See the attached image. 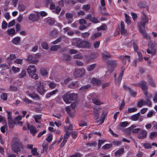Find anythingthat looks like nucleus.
<instances>
[{"instance_id": "obj_25", "label": "nucleus", "mask_w": 157, "mask_h": 157, "mask_svg": "<svg viewBox=\"0 0 157 157\" xmlns=\"http://www.w3.org/2000/svg\"><path fill=\"white\" fill-rule=\"evenodd\" d=\"M94 116L95 118L97 120L98 118L99 114V110L98 109L94 108Z\"/></svg>"}, {"instance_id": "obj_55", "label": "nucleus", "mask_w": 157, "mask_h": 157, "mask_svg": "<svg viewBox=\"0 0 157 157\" xmlns=\"http://www.w3.org/2000/svg\"><path fill=\"white\" fill-rule=\"evenodd\" d=\"M6 112L7 113V121L12 120V112L6 111Z\"/></svg>"}, {"instance_id": "obj_40", "label": "nucleus", "mask_w": 157, "mask_h": 157, "mask_svg": "<svg viewBox=\"0 0 157 157\" xmlns=\"http://www.w3.org/2000/svg\"><path fill=\"white\" fill-rule=\"evenodd\" d=\"M26 75V71L25 69H23L22 70L21 72L19 74L18 77L20 78H22L25 77Z\"/></svg>"}, {"instance_id": "obj_51", "label": "nucleus", "mask_w": 157, "mask_h": 157, "mask_svg": "<svg viewBox=\"0 0 157 157\" xmlns=\"http://www.w3.org/2000/svg\"><path fill=\"white\" fill-rule=\"evenodd\" d=\"M129 123L127 121L121 122L119 124V125L123 127H126L129 124Z\"/></svg>"}, {"instance_id": "obj_37", "label": "nucleus", "mask_w": 157, "mask_h": 157, "mask_svg": "<svg viewBox=\"0 0 157 157\" xmlns=\"http://www.w3.org/2000/svg\"><path fill=\"white\" fill-rule=\"evenodd\" d=\"M26 8V6L22 3H20L18 5V9L20 11H24Z\"/></svg>"}, {"instance_id": "obj_20", "label": "nucleus", "mask_w": 157, "mask_h": 157, "mask_svg": "<svg viewBox=\"0 0 157 157\" xmlns=\"http://www.w3.org/2000/svg\"><path fill=\"white\" fill-rule=\"evenodd\" d=\"M63 99L64 101L66 104H70L71 101L69 98V94L67 93L64 94L63 97Z\"/></svg>"}, {"instance_id": "obj_23", "label": "nucleus", "mask_w": 157, "mask_h": 157, "mask_svg": "<svg viewBox=\"0 0 157 157\" xmlns=\"http://www.w3.org/2000/svg\"><path fill=\"white\" fill-rule=\"evenodd\" d=\"M81 41L80 39L78 38H73L72 39V44L73 45L76 46L78 47V45Z\"/></svg>"}, {"instance_id": "obj_41", "label": "nucleus", "mask_w": 157, "mask_h": 157, "mask_svg": "<svg viewBox=\"0 0 157 157\" xmlns=\"http://www.w3.org/2000/svg\"><path fill=\"white\" fill-rule=\"evenodd\" d=\"M40 73L42 76H46L48 75V72L47 70L42 68L40 70Z\"/></svg>"}, {"instance_id": "obj_48", "label": "nucleus", "mask_w": 157, "mask_h": 157, "mask_svg": "<svg viewBox=\"0 0 157 157\" xmlns=\"http://www.w3.org/2000/svg\"><path fill=\"white\" fill-rule=\"evenodd\" d=\"M124 15L125 17L126 22L128 24H129L131 23L130 17L126 13H125Z\"/></svg>"}, {"instance_id": "obj_8", "label": "nucleus", "mask_w": 157, "mask_h": 157, "mask_svg": "<svg viewBox=\"0 0 157 157\" xmlns=\"http://www.w3.org/2000/svg\"><path fill=\"white\" fill-rule=\"evenodd\" d=\"M147 134V132L146 130L140 128V130L138 133L137 137L140 139H144L146 138Z\"/></svg>"}, {"instance_id": "obj_35", "label": "nucleus", "mask_w": 157, "mask_h": 157, "mask_svg": "<svg viewBox=\"0 0 157 157\" xmlns=\"http://www.w3.org/2000/svg\"><path fill=\"white\" fill-rule=\"evenodd\" d=\"M124 152V148H122L117 151L115 153V155L116 156H120L123 154Z\"/></svg>"}, {"instance_id": "obj_30", "label": "nucleus", "mask_w": 157, "mask_h": 157, "mask_svg": "<svg viewBox=\"0 0 157 157\" xmlns=\"http://www.w3.org/2000/svg\"><path fill=\"white\" fill-rule=\"evenodd\" d=\"M16 56L14 54H10L7 58V61L8 63L11 62V61L16 58Z\"/></svg>"}, {"instance_id": "obj_47", "label": "nucleus", "mask_w": 157, "mask_h": 157, "mask_svg": "<svg viewBox=\"0 0 157 157\" xmlns=\"http://www.w3.org/2000/svg\"><path fill=\"white\" fill-rule=\"evenodd\" d=\"M0 68L2 70H5L8 69L9 67L6 63H3L0 64Z\"/></svg>"}, {"instance_id": "obj_33", "label": "nucleus", "mask_w": 157, "mask_h": 157, "mask_svg": "<svg viewBox=\"0 0 157 157\" xmlns=\"http://www.w3.org/2000/svg\"><path fill=\"white\" fill-rule=\"evenodd\" d=\"M101 35V33L100 32L95 33L90 37V40H94L98 37L100 36Z\"/></svg>"}, {"instance_id": "obj_64", "label": "nucleus", "mask_w": 157, "mask_h": 157, "mask_svg": "<svg viewBox=\"0 0 157 157\" xmlns=\"http://www.w3.org/2000/svg\"><path fill=\"white\" fill-rule=\"evenodd\" d=\"M47 23L49 25H52L54 24V21L52 19H49L47 20Z\"/></svg>"}, {"instance_id": "obj_16", "label": "nucleus", "mask_w": 157, "mask_h": 157, "mask_svg": "<svg viewBox=\"0 0 157 157\" xmlns=\"http://www.w3.org/2000/svg\"><path fill=\"white\" fill-rule=\"evenodd\" d=\"M121 29L122 35L125 36L128 34L127 30L124 29V23L123 21H121Z\"/></svg>"}, {"instance_id": "obj_38", "label": "nucleus", "mask_w": 157, "mask_h": 157, "mask_svg": "<svg viewBox=\"0 0 157 157\" xmlns=\"http://www.w3.org/2000/svg\"><path fill=\"white\" fill-rule=\"evenodd\" d=\"M103 57L104 59H106L107 58H109L110 56V54L109 52L106 51H105L102 53Z\"/></svg>"}, {"instance_id": "obj_31", "label": "nucleus", "mask_w": 157, "mask_h": 157, "mask_svg": "<svg viewBox=\"0 0 157 157\" xmlns=\"http://www.w3.org/2000/svg\"><path fill=\"white\" fill-rule=\"evenodd\" d=\"M66 16L67 19L68 24L71 23L72 21V15L70 13H67L66 14Z\"/></svg>"}, {"instance_id": "obj_63", "label": "nucleus", "mask_w": 157, "mask_h": 157, "mask_svg": "<svg viewBox=\"0 0 157 157\" xmlns=\"http://www.w3.org/2000/svg\"><path fill=\"white\" fill-rule=\"evenodd\" d=\"M56 86V84L53 82H50L48 84L49 87L52 89L54 88Z\"/></svg>"}, {"instance_id": "obj_21", "label": "nucleus", "mask_w": 157, "mask_h": 157, "mask_svg": "<svg viewBox=\"0 0 157 157\" xmlns=\"http://www.w3.org/2000/svg\"><path fill=\"white\" fill-rule=\"evenodd\" d=\"M92 83L94 86L99 85L101 83V80L95 78H93L91 80Z\"/></svg>"}, {"instance_id": "obj_17", "label": "nucleus", "mask_w": 157, "mask_h": 157, "mask_svg": "<svg viewBox=\"0 0 157 157\" xmlns=\"http://www.w3.org/2000/svg\"><path fill=\"white\" fill-rule=\"evenodd\" d=\"M20 71V69L19 67H16L14 66H12L10 71V72L11 73H13L14 74H17Z\"/></svg>"}, {"instance_id": "obj_1", "label": "nucleus", "mask_w": 157, "mask_h": 157, "mask_svg": "<svg viewBox=\"0 0 157 157\" xmlns=\"http://www.w3.org/2000/svg\"><path fill=\"white\" fill-rule=\"evenodd\" d=\"M141 20V21L138 24L139 31L144 37L147 39H150V36L146 33L144 30L145 25L148 22V17L144 13H142Z\"/></svg>"}, {"instance_id": "obj_15", "label": "nucleus", "mask_w": 157, "mask_h": 157, "mask_svg": "<svg viewBox=\"0 0 157 157\" xmlns=\"http://www.w3.org/2000/svg\"><path fill=\"white\" fill-rule=\"evenodd\" d=\"M130 56H120L119 58V59L122 61V63L124 64H125L126 63L127 59L128 62H130Z\"/></svg>"}, {"instance_id": "obj_39", "label": "nucleus", "mask_w": 157, "mask_h": 157, "mask_svg": "<svg viewBox=\"0 0 157 157\" xmlns=\"http://www.w3.org/2000/svg\"><path fill=\"white\" fill-rule=\"evenodd\" d=\"M96 64H95L89 65L87 67V70L89 71L93 70L96 67Z\"/></svg>"}, {"instance_id": "obj_54", "label": "nucleus", "mask_w": 157, "mask_h": 157, "mask_svg": "<svg viewBox=\"0 0 157 157\" xmlns=\"http://www.w3.org/2000/svg\"><path fill=\"white\" fill-rule=\"evenodd\" d=\"M112 145V144H106L103 146L102 147V148L104 149H109L111 147Z\"/></svg>"}, {"instance_id": "obj_10", "label": "nucleus", "mask_w": 157, "mask_h": 157, "mask_svg": "<svg viewBox=\"0 0 157 157\" xmlns=\"http://www.w3.org/2000/svg\"><path fill=\"white\" fill-rule=\"evenodd\" d=\"M148 105L149 106L151 105L150 101L147 99L146 101L143 99L141 100L138 101L137 103V106L140 107H141L143 105Z\"/></svg>"}, {"instance_id": "obj_14", "label": "nucleus", "mask_w": 157, "mask_h": 157, "mask_svg": "<svg viewBox=\"0 0 157 157\" xmlns=\"http://www.w3.org/2000/svg\"><path fill=\"white\" fill-rule=\"evenodd\" d=\"M27 125L28 129L30 130V133L33 134V135H35L38 132V130L36 129V128L33 125H32L30 126L28 123H27Z\"/></svg>"}, {"instance_id": "obj_49", "label": "nucleus", "mask_w": 157, "mask_h": 157, "mask_svg": "<svg viewBox=\"0 0 157 157\" xmlns=\"http://www.w3.org/2000/svg\"><path fill=\"white\" fill-rule=\"evenodd\" d=\"M137 110L136 107L128 108V109L127 113H131L136 112Z\"/></svg>"}, {"instance_id": "obj_56", "label": "nucleus", "mask_w": 157, "mask_h": 157, "mask_svg": "<svg viewBox=\"0 0 157 157\" xmlns=\"http://www.w3.org/2000/svg\"><path fill=\"white\" fill-rule=\"evenodd\" d=\"M1 99L4 100H6L7 99V94L6 93H2L1 95Z\"/></svg>"}, {"instance_id": "obj_34", "label": "nucleus", "mask_w": 157, "mask_h": 157, "mask_svg": "<svg viewBox=\"0 0 157 157\" xmlns=\"http://www.w3.org/2000/svg\"><path fill=\"white\" fill-rule=\"evenodd\" d=\"M58 32L56 30H54L49 34V36L51 38H54L57 36Z\"/></svg>"}, {"instance_id": "obj_45", "label": "nucleus", "mask_w": 157, "mask_h": 157, "mask_svg": "<svg viewBox=\"0 0 157 157\" xmlns=\"http://www.w3.org/2000/svg\"><path fill=\"white\" fill-rule=\"evenodd\" d=\"M8 125L10 128H13L14 126L15 123H16L14 121V122H13L12 120L8 121Z\"/></svg>"}, {"instance_id": "obj_44", "label": "nucleus", "mask_w": 157, "mask_h": 157, "mask_svg": "<svg viewBox=\"0 0 157 157\" xmlns=\"http://www.w3.org/2000/svg\"><path fill=\"white\" fill-rule=\"evenodd\" d=\"M92 101L93 103L96 105H100L103 104L102 102L100 101L99 99L97 98L93 99Z\"/></svg>"}, {"instance_id": "obj_11", "label": "nucleus", "mask_w": 157, "mask_h": 157, "mask_svg": "<svg viewBox=\"0 0 157 157\" xmlns=\"http://www.w3.org/2000/svg\"><path fill=\"white\" fill-rule=\"evenodd\" d=\"M137 85L140 86L142 89L144 90V94L146 95H147V93L146 90L147 89V86L146 82L142 81L140 82Z\"/></svg>"}, {"instance_id": "obj_18", "label": "nucleus", "mask_w": 157, "mask_h": 157, "mask_svg": "<svg viewBox=\"0 0 157 157\" xmlns=\"http://www.w3.org/2000/svg\"><path fill=\"white\" fill-rule=\"evenodd\" d=\"M135 125H132L129 128L130 131L132 132L135 133H138L139 132L140 128H136Z\"/></svg>"}, {"instance_id": "obj_3", "label": "nucleus", "mask_w": 157, "mask_h": 157, "mask_svg": "<svg viewBox=\"0 0 157 157\" xmlns=\"http://www.w3.org/2000/svg\"><path fill=\"white\" fill-rule=\"evenodd\" d=\"M36 90L40 95H43L46 92V90L44 88L43 83L40 81H37L35 83Z\"/></svg>"}, {"instance_id": "obj_42", "label": "nucleus", "mask_w": 157, "mask_h": 157, "mask_svg": "<svg viewBox=\"0 0 157 157\" xmlns=\"http://www.w3.org/2000/svg\"><path fill=\"white\" fill-rule=\"evenodd\" d=\"M147 52L148 54H151L152 56L155 55L156 52V51L155 49L150 48L147 49Z\"/></svg>"}, {"instance_id": "obj_26", "label": "nucleus", "mask_w": 157, "mask_h": 157, "mask_svg": "<svg viewBox=\"0 0 157 157\" xmlns=\"http://www.w3.org/2000/svg\"><path fill=\"white\" fill-rule=\"evenodd\" d=\"M78 97L77 94L75 93H72L71 94H69V98L70 100L74 101L77 99Z\"/></svg>"}, {"instance_id": "obj_5", "label": "nucleus", "mask_w": 157, "mask_h": 157, "mask_svg": "<svg viewBox=\"0 0 157 157\" xmlns=\"http://www.w3.org/2000/svg\"><path fill=\"white\" fill-rule=\"evenodd\" d=\"M90 42L87 41H81L78 45V48H90L91 46Z\"/></svg>"}, {"instance_id": "obj_53", "label": "nucleus", "mask_w": 157, "mask_h": 157, "mask_svg": "<svg viewBox=\"0 0 157 157\" xmlns=\"http://www.w3.org/2000/svg\"><path fill=\"white\" fill-rule=\"evenodd\" d=\"M90 87V86L89 85L83 86L80 88V90L81 92H82L83 91H85L87 89Z\"/></svg>"}, {"instance_id": "obj_60", "label": "nucleus", "mask_w": 157, "mask_h": 157, "mask_svg": "<svg viewBox=\"0 0 157 157\" xmlns=\"http://www.w3.org/2000/svg\"><path fill=\"white\" fill-rule=\"evenodd\" d=\"M37 148H35L32 150L31 152L33 155H38V153L37 152Z\"/></svg>"}, {"instance_id": "obj_27", "label": "nucleus", "mask_w": 157, "mask_h": 157, "mask_svg": "<svg viewBox=\"0 0 157 157\" xmlns=\"http://www.w3.org/2000/svg\"><path fill=\"white\" fill-rule=\"evenodd\" d=\"M58 92L57 90H52L48 93H47L46 95V97L47 98H48L52 96L53 95L57 93Z\"/></svg>"}, {"instance_id": "obj_22", "label": "nucleus", "mask_w": 157, "mask_h": 157, "mask_svg": "<svg viewBox=\"0 0 157 157\" xmlns=\"http://www.w3.org/2000/svg\"><path fill=\"white\" fill-rule=\"evenodd\" d=\"M12 42L15 45H19L21 42V37L19 36H17L14 38L12 40Z\"/></svg>"}, {"instance_id": "obj_46", "label": "nucleus", "mask_w": 157, "mask_h": 157, "mask_svg": "<svg viewBox=\"0 0 157 157\" xmlns=\"http://www.w3.org/2000/svg\"><path fill=\"white\" fill-rule=\"evenodd\" d=\"M33 117L34 118L36 122L38 123H39L38 120H40L41 118V116L40 115H35L33 116Z\"/></svg>"}, {"instance_id": "obj_4", "label": "nucleus", "mask_w": 157, "mask_h": 157, "mask_svg": "<svg viewBox=\"0 0 157 157\" xmlns=\"http://www.w3.org/2000/svg\"><path fill=\"white\" fill-rule=\"evenodd\" d=\"M23 147L21 146V143L18 141L14 143L12 146V149L13 151L16 153H17L20 151Z\"/></svg>"}, {"instance_id": "obj_57", "label": "nucleus", "mask_w": 157, "mask_h": 157, "mask_svg": "<svg viewBox=\"0 0 157 157\" xmlns=\"http://www.w3.org/2000/svg\"><path fill=\"white\" fill-rule=\"evenodd\" d=\"M157 136V133L155 132H151L150 135V138L152 139Z\"/></svg>"}, {"instance_id": "obj_43", "label": "nucleus", "mask_w": 157, "mask_h": 157, "mask_svg": "<svg viewBox=\"0 0 157 157\" xmlns=\"http://www.w3.org/2000/svg\"><path fill=\"white\" fill-rule=\"evenodd\" d=\"M8 90L10 91H16L17 90V86L10 85L8 89Z\"/></svg>"}, {"instance_id": "obj_13", "label": "nucleus", "mask_w": 157, "mask_h": 157, "mask_svg": "<svg viewBox=\"0 0 157 157\" xmlns=\"http://www.w3.org/2000/svg\"><path fill=\"white\" fill-rule=\"evenodd\" d=\"M124 88L132 96L135 97L136 95V93L134 90L126 86H124Z\"/></svg>"}, {"instance_id": "obj_62", "label": "nucleus", "mask_w": 157, "mask_h": 157, "mask_svg": "<svg viewBox=\"0 0 157 157\" xmlns=\"http://www.w3.org/2000/svg\"><path fill=\"white\" fill-rule=\"evenodd\" d=\"M79 125L80 126L83 127L84 126H86L87 124L86 122L85 121H81L79 122Z\"/></svg>"}, {"instance_id": "obj_36", "label": "nucleus", "mask_w": 157, "mask_h": 157, "mask_svg": "<svg viewBox=\"0 0 157 157\" xmlns=\"http://www.w3.org/2000/svg\"><path fill=\"white\" fill-rule=\"evenodd\" d=\"M48 144L46 142H44L42 144V147L43 148V151H42V153H44L45 152H46L48 148Z\"/></svg>"}, {"instance_id": "obj_61", "label": "nucleus", "mask_w": 157, "mask_h": 157, "mask_svg": "<svg viewBox=\"0 0 157 157\" xmlns=\"http://www.w3.org/2000/svg\"><path fill=\"white\" fill-rule=\"evenodd\" d=\"M90 7V4H88L83 6L82 9L85 11H88Z\"/></svg>"}, {"instance_id": "obj_19", "label": "nucleus", "mask_w": 157, "mask_h": 157, "mask_svg": "<svg viewBox=\"0 0 157 157\" xmlns=\"http://www.w3.org/2000/svg\"><path fill=\"white\" fill-rule=\"evenodd\" d=\"M7 33L9 36H12L16 34V32L14 28H11L7 30Z\"/></svg>"}, {"instance_id": "obj_7", "label": "nucleus", "mask_w": 157, "mask_h": 157, "mask_svg": "<svg viewBox=\"0 0 157 157\" xmlns=\"http://www.w3.org/2000/svg\"><path fill=\"white\" fill-rule=\"evenodd\" d=\"M108 64V68L109 72H112L113 70L114 67L117 65V62L116 61L113 60H108L107 62Z\"/></svg>"}, {"instance_id": "obj_28", "label": "nucleus", "mask_w": 157, "mask_h": 157, "mask_svg": "<svg viewBox=\"0 0 157 157\" xmlns=\"http://www.w3.org/2000/svg\"><path fill=\"white\" fill-rule=\"evenodd\" d=\"M52 0H46V3L47 5L50 4V9L54 10L56 8V6L54 3L52 2Z\"/></svg>"}, {"instance_id": "obj_58", "label": "nucleus", "mask_w": 157, "mask_h": 157, "mask_svg": "<svg viewBox=\"0 0 157 157\" xmlns=\"http://www.w3.org/2000/svg\"><path fill=\"white\" fill-rule=\"evenodd\" d=\"M72 126L70 124L69 125V126L68 127H64V130H65V132H68L69 130H70V131L72 130Z\"/></svg>"}, {"instance_id": "obj_52", "label": "nucleus", "mask_w": 157, "mask_h": 157, "mask_svg": "<svg viewBox=\"0 0 157 157\" xmlns=\"http://www.w3.org/2000/svg\"><path fill=\"white\" fill-rule=\"evenodd\" d=\"M23 59H17L14 61V63H15L21 65L22 64Z\"/></svg>"}, {"instance_id": "obj_2", "label": "nucleus", "mask_w": 157, "mask_h": 157, "mask_svg": "<svg viewBox=\"0 0 157 157\" xmlns=\"http://www.w3.org/2000/svg\"><path fill=\"white\" fill-rule=\"evenodd\" d=\"M40 57V56L38 54L34 55H29L27 56L26 60L30 63L36 64L39 60L38 59Z\"/></svg>"}, {"instance_id": "obj_32", "label": "nucleus", "mask_w": 157, "mask_h": 157, "mask_svg": "<svg viewBox=\"0 0 157 157\" xmlns=\"http://www.w3.org/2000/svg\"><path fill=\"white\" fill-rule=\"evenodd\" d=\"M140 117V113L132 115L131 117V119L133 121H136L138 120L139 117Z\"/></svg>"}, {"instance_id": "obj_59", "label": "nucleus", "mask_w": 157, "mask_h": 157, "mask_svg": "<svg viewBox=\"0 0 157 157\" xmlns=\"http://www.w3.org/2000/svg\"><path fill=\"white\" fill-rule=\"evenodd\" d=\"M100 41H97L94 42L93 44L94 48H98L100 45Z\"/></svg>"}, {"instance_id": "obj_12", "label": "nucleus", "mask_w": 157, "mask_h": 157, "mask_svg": "<svg viewBox=\"0 0 157 157\" xmlns=\"http://www.w3.org/2000/svg\"><path fill=\"white\" fill-rule=\"evenodd\" d=\"M27 70L29 75H31L33 73L36 72V68L34 65H31L28 67Z\"/></svg>"}, {"instance_id": "obj_6", "label": "nucleus", "mask_w": 157, "mask_h": 157, "mask_svg": "<svg viewBox=\"0 0 157 157\" xmlns=\"http://www.w3.org/2000/svg\"><path fill=\"white\" fill-rule=\"evenodd\" d=\"M28 18L32 21H37L39 19V14L37 12L31 13L29 15Z\"/></svg>"}, {"instance_id": "obj_9", "label": "nucleus", "mask_w": 157, "mask_h": 157, "mask_svg": "<svg viewBox=\"0 0 157 157\" xmlns=\"http://www.w3.org/2000/svg\"><path fill=\"white\" fill-rule=\"evenodd\" d=\"M85 73V70L83 68H81L75 71L74 73V76L75 77L82 76Z\"/></svg>"}, {"instance_id": "obj_50", "label": "nucleus", "mask_w": 157, "mask_h": 157, "mask_svg": "<svg viewBox=\"0 0 157 157\" xmlns=\"http://www.w3.org/2000/svg\"><path fill=\"white\" fill-rule=\"evenodd\" d=\"M60 48L58 45H55L52 46L50 48V50L52 51H56Z\"/></svg>"}, {"instance_id": "obj_24", "label": "nucleus", "mask_w": 157, "mask_h": 157, "mask_svg": "<svg viewBox=\"0 0 157 157\" xmlns=\"http://www.w3.org/2000/svg\"><path fill=\"white\" fill-rule=\"evenodd\" d=\"M124 69L122 67L121 69V72L119 74V76L118 80L116 79V82H117L118 84H119L122 79L123 75L124 72Z\"/></svg>"}, {"instance_id": "obj_29", "label": "nucleus", "mask_w": 157, "mask_h": 157, "mask_svg": "<svg viewBox=\"0 0 157 157\" xmlns=\"http://www.w3.org/2000/svg\"><path fill=\"white\" fill-rule=\"evenodd\" d=\"M28 95L33 99H40V98L38 94H37L36 93H35V92H33L32 93L29 94Z\"/></svg>"}]
</instances>
